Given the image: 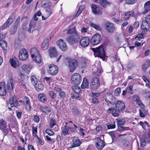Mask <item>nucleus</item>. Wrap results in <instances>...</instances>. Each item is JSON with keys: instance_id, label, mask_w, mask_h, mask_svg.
Here are the masks:
<instances>
[{"instance_id": "f257e3e1", "label": "nucleus", "mask_w": 150, "mask_h": 150, "mask_svg": "<svg viewBox=\"0 0 150 150\" xmlns=\"http://www.w3.org/2000/svg\"><path fill=\"white\" fill-rule=\"evenodd\" d=\"M65 31H67V34H69V36L67 38V41L68 42L73 44L79 42L80 37L74 26H73L72 27L71 26H69Z\"/></svg>"}, {"instance_id": "f03ea898", "label": "nucleus", "mask_w": 150, "mask_h": 150, "mask_svg": "<svg viewBox=\"0 0 150 150\" xmlns=\"http://www.w3.org/2000/svg\"><path fill=\"white\" fill-rule=\"evenodd\" d=\"M14 87L13 80L10 79L7 83V86L4 82L0 83V95L5 96L6 95V89L13 90Z\"/></svg>"}, {"instance_id": "7ed1b4c3", "label": "nucleus", "mask_w": 150, "mask_h": 150, "mask_svg": "<svg viewBox=\"0 0 150 150\" xmlns=\"http://www.w3.org/2000/svg\"><path fill=\"white\" fill-rule=\"evenodd\" d=\"M91 50L94 52L95 57H99L103 59H105V55L103 46L96 48H92Z\"/></svg>"}, {"instance_id": "20e7f679", "label": "nucleus", "mask_w": 150, "mask_h": 150, "mask_svg": "<svg viewBox=\"0 0 150 150\" xmlns=\"http://www.w3.org/2000/svg\"><path fill=\"white\" fill-rule=\"evenodd\" d=\"M100 86L99 79L97 77H94L90 83V87L92 90H95L99 88Z\"/></svg>"}, {"instance_id": "39448f33", "label": "nucleus", "mask_w": 150, "mask_h": 150, "mask_svg": "<svg viewBox=\"0 0 150 150\" xmlns=\"http://www.w3.org/2000/svg\"><path fill=\"white\" fill-rule=\"evenodd\" d=\"M81 81V75L77 73L73 74L71 79V83L73 84L78 85Z\"/></svg>"}, {"instance_id": "423d86ee", "label": "nucleus", "mask_w": 150, "mask_h": 150, "mask_svg": "<svg viewBox=\"0 0 150 150\" xmlns=\"http://www.w3.org/2000/svg\"><path fill=\"white\" fill-rule=\"evenodd\" d=\"M69 67L70 72H73L78 66L77 60L75 59H70L68 61Z\"/></svg>"}, {"instance_id": "0eeeda50", "label": "nucleus", "mask_w": 150, "mask_h": 150, "mask_svg": "<svg viewBox=\"0 0 150 150\" xmlns=\"http://www.w3.org/2000/svg\"><path fill=\"white\" fill-rule=\"evenodd\" d=\"M101 40V35L98 33L96 34L92 37L90 41L91 43L93 45L99 44Z\"/></svg>"}, {"instance_id": "6e6552de", "label": "nucleus", "mask_w": 150, "mask_h": 150, "mask_svg": "<svg viewBox=\"0 0 150 150\" xmlns=\"http://www.w3.org/2000/svg\"><path fill=\"white\" fill-rule=\"evenodd\" d=\"M18 56L20 60H26L28 57V54L27 50L24 48L21 49L19 52Z\"/></svg>"}, {"instance_id": "1a4fd4ad", "label": "nucleus", "mask_w": 150, "mask_h": 150, "mask_svg": "<svg viewBox=\"0 0 150 150\" xmlns=\"http://www.w3.org/2000/svg\"><path fill=\"white\" fill-rule=\"evenodd\" d=\"M58 71L57 67L53 64H50L49 66L48 72L49 74L52 75H54L57 74Z\"/></svg>"}, {"instance_id": "9d476101", "label": "nucleus", "mask_w": 150, "mask_h": 150, "mask_svg": "<svg viewBox=\"0 0 150 150\" xmlns=\"http://www.w3.org/2000/svg\"><path fill=\"white\" fill-rule=\"evenodd\" d=\"M90 39L88 37H83L80 39L79 44L81 46L83 47H86L89 45Z\"/></svg>"}, {"instance_id": "9b49d317", "label": "nucleus", "mask_w": 150, "mask_h": 150, "mask_svg": "<svg viewBox=\"0 0 150 150\" xmlns=\"http://www.w3.org/2000/svg\"><path fill=\"white\" fill-rule=\"evenodd\" d=\"M95 146L99 150H101L105 146L104 142L103 140L98 138L95 140Z\"/></svg>"}, {"instance_id": "f8f14e48", "label": "nucleus", "mask_w": 150, "mask_h": 150, "mask_svg": "<svg viewBox=\"0 0 150 150\" xmlns=\"http://www.w3.org/2000/svg\"><path fill=\"white\" fill-rule=\"evenodd\" d=\"M52 3L50 0H43L42 1V6L45 8V11L48 9L50 10V11L52 12V11L51 8Z\"/></svg>"}, {"instance_id": "ddd939ff", "label": "nucleus", "mask_w": 150, "mask_h": 150, "mask_svg": "<svg viewBox=\"0 0 150 150\" xmlns=\"http://www.w3.org/2000/svg\"><path fill=\"white\" fill-rule=\"evenodd\" d=\"M115 108L119 113L125 108V104L121 101H117L115 104Z\"/></svg>"}, {"instance_id": "4468645a", "label": "nucleus", "mask_w": 150, "mask_h": 150, "mask_svg": "<svg viewBox=\"0 0 150 150\" xmlns=\"http://www.w3.org/2000/svg\"><path fill=\"white\" fill-rule=\"evenodd\" d=\"M105 26L106 30L109 33H112L115 30L114 25L108 21L106 22Z\"/></svg>"}, {"instance_id": "2eb2a0df", "label": "nucleus", "mask_w": 150, "mask_h": 150, "mask_svg": "<svg viewBox=\"0 0 150 150\" xmlns=\"http://www.w3.org/2000/svg\"><path fill=\"white\" fill-rule=\"evenodd\" d=\"M57 45L59 48L62 51H65L67 49L66 42L62 39H60L57 42Z\"/></svg>"}, {"instance_id": "dca6fc26", "label": "nucleus", "mask_w": 150, "mask_h": 150, "mask_svg": "<svg viewBox=\"0 0 150 150\" xmlns=\"http://www.w3.org/2000/svg\"><path fill=\"white\" fill-rule=\"evenodd\" d=\"M14 18V15L13 14L11 15L7 20L2 26L1 28L2 29H4L8 26H9V25H11L13 22V20Z\"/></svg>"}, {"instance_id": "f3484780", "label": "nucleus", "mask_w": 150, "mask_h": 150, "mask_svg": "<svg viewBox=\"0 0 150 150\" xmlns=\"http://www.w3.org/2000/svg\"><path fill=\"white\" fill-rule=\"evenodd\" d=\"M8 103L12 107L13 106L16 107L18 106V101L16 99V97L15 96H14L10 98Z\"/></svg>"}, {"instance_id": "a211bd4d", "label": "nucleus", "mask_w": 150, "mask_h": 150, "mask_svg": "<svg viewBox=\"0 0 150 150\" xmlns=\"http://www.w3.org/2000/svg\"><path fill=\"white\" fill-rule=\"evenodd\" d=\"M73 143L71 146L69 147L71 148L78 147L80 146L81 144V142L79 138L76 137H73Z\"/></svg>"}, {"instance_id": "6ab92c4d", "label": "nucleus", "mask_w": 150, "mask_h": 150, "mask_svg": "<svg viewBox=\"0 0 150 150\" xmlns=\"http://www.w3.org/2000/svg\"><path fill=\"white\" fill-rule=\"evenodd\" d=\"M71 126H67L64 125L63 127H62V133L64 135H69L70 133Z\"/></svg>"}, {"instance_id": "aec40b11", "label": "nucleus", "mask_w": 150, "mask_h": 150, "mask_svg": "<svg viewBox=\"0 0 150 150\" xmlns=\"http://www.w3.org/2000/svg\"><path fill=\"white\" fill-rule=\"evenodd\" d=\"M107 112L108 113L112 114V115L114 117H117L119 115V113L117 112V110L114 108H109Z\"/></svg>"}, {"instance_id": "412c9836", "label": "nucleus", "mask_w": 150, "mask_h": 150, "mask_svg": "<svg viewBox=\"0 0 150 150\" xmlns=\"http://www.w3.org/2000/svg\"><path fill=\"white\" fill-rule=\"evenodd\" d=\"M49 55L51 58L56 57L57 55V52L54 47L50 48L49 50Z\"/></svg>"}, {"instance_id": "4be33fe9", "label": "nucleus", "mask_w": 150, "mask_h": 150, "mask_svg": "<svg viewBox=\"0 0 150 150\" xmlns=\"http://www.w3.org/2000/svg\"><path fill=\"white\" fill-rule=\"evenodd\" d=\"M10 62L11 65L14 68L18 67L19 65V61L16 57L11 59Z\"/></svg>"}, {"instance_id": "5701e85b", "label": "nucleus", "mask_w": 150, "mask_h": 150, "mask_svg": "<svg viewBox=\"0 0 150 150\" xmlns=\"http://www.w3.org/2000/svg\"><path fill=\"white\" fill-rule=\"evenodd\" d=\"M149 23L143 21H142L141 28L144 31L147 32L149 28Z\"/></svg>"}, {"instance_id": "b1692460", "label": "nucleus", "mask_w": 150, "mask_h": 150, "mask_svg": "<svg viewBox=\"0 0 150 150\" xmlns=\"http://www.w3.org/2000/svg\"><path fill=\"white\" fill-rule=\"evenodd\" d=\"M34 86L36 90L38 91H42L44 88L43 85L40 81H38V83L35 84Z\"/></svg>"}, {"instance_id": "393cba45", "label": "nucleus", "mask_w": 150, "mask_h": 150, "mask_svg": "<svg viewBox=\"0 0 150 150\" xmlns=\"http://www.w3.org/2000/svg\"><path fill=\"white\" fill-rule=\"evenodd\" d=\"M134 12L133 10L125 12L124 14L125 19L126 20L129 19L130 16H134Z\"/></svg>"}, {"instance_id": "a878e982", "label": "nucleus", "mask_w": 150, "mask_h": 150, "mask_svg": "<svg viewBox=\"0 0 150 150\" xmlns=\"http://www.w3.org/2000/svg\"><path fill=\"white\" fill-rule=\"evenodd\" d=\"M150 11V1L145 3L144 5V10L142 13L145 14Z\"/></svg>"}, {"instance_id": "bb28decb", "label": "nucleus", "mask_w": 150, "mask_h": 150, "mask_svg": "<svg viewBox=\"0 0 150 150\" xmlns=\"http://www.w3.org/2000/svg\"><path fill=\"white\" fill-rule=\"evenodd\" d=\"M38 99L41 102L45 103L47 101V98L45 95L43 93H40L38 96Z\"/></svg>"}, {"instance_id": "cd10ccee", "label": "nucleus", "mask_w": 150, "mask_h": 150, "mask_svg": "<svg viewBox=\"0 0 150 150\" xmlns=\"http://www.w3.org/2000/svg\"><path fill=\"white\" fill-rule=\"evenodd\" d=\"M132 99L134 102H136L140 106H142L143 104L142 103L139 97L137 95H134L132 96Z\"/></svg>"}, {"instance_id": "c85d7f7f", "label": "nucleus", "mask_w": 150, "mask_h": 150, "mask_svg": "<svg viewBox=\"0 0 150 150\" xmlns=\"http://www.w3.org/2000/svg\"><path fill=\"white\" fill-rule=\"evenodd\" d=\"M7 127L6 123L3 119H0V129L3 131H4Z\"/></svg>"}, {"instance_id": "c756f323", "label": "nucleus", "mask_w": 150, "mask_h": 150, "mask_svg": "<svg viewBox=\"0 0 150 150\" xmlns=\"http://www.w3.org/2000/svg\"><path fill=\"white\" fill-rule=\"evenodd\" d=\"M30 54L32 57L33 58L40 54V53L38 50L36 48L34 47L31 49Z\"/></svg>"}, {"instance_id": "7c9ffc66", "label": "nucleus", "mask_w": 150, "mask_h": 150, "mask_svg": "<svg viewBox=\"0 0 150 150\" xmlns=\"http://www.w3.org/2000/svg\"><path fill=\"white\" fill-rule=\"evenodd\" d=\"M49 45V40L48 39H45L42 44V50H45L47 49Z\"/></svg>"}, {"instance_id": "2f4dec72", "label": "nucleus", "mask_w": 150, "mask_h": 150, "mask_svg": "<svg viewBox=\"0 0 150 150\" xmlns=\"http://www.w3.org/2000/svg\"><path fill=\"white\" fill-rule=\"evenodd\" d=\"M150 67V61L149 60H147L145 63L142 65V69L144 71H145Z\"/></svg>"}, {"instance_id": "473e14b6", "label": "nucleus", "mask_w": 150, "mask_h": 150, "mask_svg": "<svg viewBox=\"0 0 150 150\" xmlns=\"http://www.w3.org/2000/svg\"><path fill=\"white\" fill-rule=\"evenodd\" d=\"M52 12L50 11V10L48 9L46 10V11H45L44 13V16H42V19L43 20H45L47 18L49 17L52 14Z\"/></svg>"}, {"instance_id": "72a5a7b5", "label": "nucleus", "mask_w": 150, "mask_h": 150, "mask_svg": "<svg viewBox=\"0 0 150 150\" xmlns=\"http://www.w3.org/2000/svg\"><path fill=\"white\" fill-rule=\"evenodd\" d=\"M23 70L25 72L28 73L31 69V66L30 65H23L22 66Z\"/></svg>"}, {"instance_id": "f704fd0d", "label": "nucleus", "mask_w": 150, "mask_h": 150, "mask_svg": "<svg viewBox=\"0 0 150 150\" xmlns=\"http://www.w3.org/2000/svg\"><path fill=\"white\" fill-rule=\"evenodd\" d=\"M88 81L87 79L86 78H84L81 85L82 88H88Z\"/></svg>"}, {"instance_id": "c9c22d12", "label": "nucleus", "mask_w": 150, "mask_h": 150, "mask_svg": "<svg viewBox=\"0 0 150 150\" xmlns=\"http://www.w3.org/2000/svg\"><path fill=\"white\" fill-rule=\"evenodd\" d=\"M99 3L102 6L104 7H106L110 5L109 3L106 0H100Z\"/></svg>"}, {"instance_id": "e433bc0d", "label": "nucleus", "mask_w": 150, "mask_h": 150, "mask_svg": "<svg viewBox=\"0 0 150 150\" xmlns=\"http://www.w3.org/2000/svg\"><path fill=\"white\" fill-rule=\"evenodd\" d=\"M72 88L74 92L76 94H79L81 91V88L77 86H73Z\"/></svg>"}, {"instance_id": "4c0bfd02", "label": "nucleus", "mask_w": 150, "mask_h": 150, "mask_svg": "<svg viewBox=\"0 0 150 150\" xmlns=\"http://www.w3.org/2000/svg\"><path fill=\"white\" fill-rule=\"evenodd\" d=\"M91 7L93 12L95 14H97L99 13V11L97 8V6L94 4H92Z\"/></svg>"}, {"instance_id": "58836bf2", "label": "nucleus", "mask_w": 150, "mask_h": 150, "mask_svg": "<svg viewBox=\"0 0 150 150\" xmlns=\"http://www.w3.org/2000/svg\"><path fill=\"white\" fill-rule=\"evenodd\" d=\"M36 24L33 21H31L30 23L29 28L28 29V31L30 33L31 32V29L32 28H34Z\"/></svg>"}, {"instance_id": "ea45409f", "label": "nucleus", "mask_w": 150, "mask_h": 150, "mask_svg": "<svg viewBox=\"0 0 150 150\" xmlns=\"http://www.w3.org/2000/svg\"><path fill=\"white\" fill-rule=\"evenodd\" d=\"M32 58L34 61L38 63H39L41 62V58L40 54Z\"/></svg>"}, {"instance_id": "a19ab883", "label": "nucleus", "mask_w": 150, "mask_h": 150, "mask_svg": "<svg viewBox=\"0 0 150 150\" xmlns=\"http://www.w3.org/2000/svg\"><path fill=\"white\" fill-rule=\"evenodd\" d=\"M30 79L32 83L34 86L38 83V81H39L34 76H32L30 77Z\"/></svg>"}, {"instance_id": "79ce46f5", "label": "nucleus", "mask_w": 150, "mask_h": 150, "mask_svg": "<svg viewBox=\"0 0 150 150\" xmlns=\"http://www.w3.org/2000/svg\"><path fill=\"white\" fill-rule=\"evenodd\" d=\"M90 25L91 26L94 28L96 30H102L101 27L100 26L98 25H96L94 23H90Z\"/></svg>"}, {"instance_id": "37998d69", "label": "nucleus", "mask_w": 150, "mask_h": 150, "mask_svg": "<svg viewBox=\"0 0 150 150\" xmlns=\"http://www.w3.org/2000/svg\"><path fill=\"white\" fill-rule=\"evenodd\" d=\"M140 116L141 117H144L146 113V111L144 108H142L141 110H139Z\"/></svg>"}, {"instance_id": "c03bdc74", "label": "nucleus", "mask_w": 150, "mask_h": 150, "mask_svg": "<svg viewBox=\"0 0 150 150\" xmlns=\"http://www.w3.org/2000/svg\"><path fill=\"white\" fill-rule=\"evenodd\" d=\"M0 45L2 49L5 50L7 47V44L6 42L4 41H0Z\"/></svg>"}, {"instance_id": "a18cd8bd", "label": "nucleus", "mask_w": 150, "mask_h": 150, "mask_svg": "<svg viewBox=\"0 0 150 150\" xmlns=\"http://www.w3.org/2000/svg\"><path fill=\"white\" fill-rule=\"evenodd\" d=\"M73 113L76 115H79L80 114V112L76 107H74L72 109Z\"/></svg>"}, {"instance_id": "49530a36", "label": "nucleus", "mask_w": 150, "mask_h": 150, "mask_svg": "<svg viewBox=\"0 0 150 150\" xmlns=\"http://www.w3.org/2000/svg\"><path fill=\"white\" fill-rule=\"evenodd\" d=\"M84 10L83 7V6H80L78 9L77 13L75 15V17H78L79 14L83 11Z\"/></svg>"}, {"instance_id": "de8ad7c7", "label": "nucleus", "mask_w": 150, "mask_h": 150, "mask_svg": "<svg viewBox=\"0 0 150 150\" xmlns=\"http://www.w3.org/2000/svg\"><path fill=\"white\" fill-rule=\"evenodd\" d=\"M37 127H34V126L32 127V132L33 135L34 137H37L38 136L37 134Z\"/></svg>"}, {"instance_id": "09e8293b", "label": "nucleus", "mask_w": 150, "mask_h": 150, "mask_svg": "<svg viewBox=\"0 0 150 150\" xmlns=\"http://www.w3.org/2000/svg\"><path fill=\"white\" fill-rule=\"evenodd\" d=\"M56 125V122L55 120L52 118L51 119L50 122V127L52 128Z\"/></svg>"}, {"instance_id": "8fccbe9b", "label": "nucleus", "mask_w": 150, "mask_h": 150, "mask_svg": "<svg viewBox=\"0 0 150 150\" xmlns=\"http://www.w3.org/2000/svg\"><path fill=\"white\" fill-rule=\"evenodd\" d=\"M137 0H125L126 3L129 5H132L135 3Z\"/></svg>"}, {"instance_id": "3c124183", "label": "nucleus", "mask_w": 150, "mask_h": 150, "mask_svg": "<svg viewBox=\"0 0 150 150\" xmlns=\"http://www.w3.org/2000/svg\"><path fill=\"white\" fill-rule=\"evenodd\" d=\"M23 102H25L27 104L30 106V100L26 96H25L23 99Z\"/></svg>"}, {"instance_id": "603ef678", "label": "nucleus", "mask_w": 150, "mask_h": 150, "mask_svg": "<svg viewBox=\"0 0 150 150\" xmlns=\"http://www.w3.org/2000/svg\"><path fill=\"white\" fill-rule=\"evenodd\" d=\"M109 134L111 137L112 141H115L116 140V137L115 134L112 132H109Z\"/></svg>"}, {"instance_id": "864d4df0", "label": "nucleus", "mask_w": 150, "mask_h": 150, "mask_svg": "<svg viewBox=\"0 0 150 150\" xmlns=\"http://www.w3.org/2000/svg\"><path fill=\"white\" fill-rule=\"evenodd\" d=\"M117 125H123L125 123V122L124 120L123 119L118 120L117 119Z\"/></svg>"}, {"instance_id": "5fc2aeb1", "label": "nucleus", "mask_w": 150, "mask_h": 150, "mask_svg": "<svg viewBox=\"0 0 150 150\" xmlns=\"http://www.w3.org/2000/svg\"><path fill=\"white\" fill-rule=\"evenodd\" d=\"M20 21V17H18L16 19V21L14 23V25L13 27L17 28L19 23Z\"/></svg>"}, {"instance_id": "6e6d98bb", "label": "nucleus", "mask_w": 150, "mask_h": 150, "mask_svg": "<svg viewBox=\"0 0 150 150\" xmlns=\"http://www.w3.org/2000/svg\"><path fill=\"white\" fill-rule=\"evenodd\" d=\"M43 112L45 113H49L51 112L50 110L49 109L48 107L45 106L42 109Z\"/></svg>"}, {"instance_id": "4d7b16f0", "label": "nucleus", "mask_w": 150, "mask_h": 150, "mask_svg": "<svg viewBox=\"0 0 150 150\" xmlns=\"http://www.w3.org/2000/svg\"><path fill=\"white\" fill-rule=\"evenodd\" d=\"M45 132L50 136H52L54 134V132L52 130L47 129L45 130Z\"/></svg>"}, {"instance_id": "13d9d810", "label": "nucleus", "mask_w": 150, "mask_h": 150, "mask_svg": "<svg viewBox=\"0 0 150 150\" xmlns=\"http://www.w3.org/2000/svg\"><path fill=\"white\" fill-rule=\"evenodd\" d=\"M18 74L20 77L21 80H24L25 77V75L21 72H19Z\"/></svg>"}, {"instance_id": "bf43d9fd", "label": "nucleus", "mask_w": 150, "mask_h": 150, "mask_svg": "<svg viewBox=\"0 0 150 150\" xmlns=\"http://www.w3.org/2000/svg\"><path fill=\"white\" fill-rule=\"evenodd\" d=\"M102 129V127L100 125H99L96 126L95 128L96 132L97 133L100 132Z\"/></svg>"}, {"instance_id": "052dcab7", "label": "nucleus", "mask_w": 150, "mask_h": 150, "mask_svg": "<svg viewBox=\"0 0 150 150\" xmlns=\"http://www.w3.org/2000/svg\"><path fill=\"white\" fill-rule=\"evenodd\" d=\"M92 103L95 104H97L98 103V101L97 97H93Z\"/></svg>"}, {"instance_id": "680f3d73", "label": "nucleus", "mask_w": 150, "mask_h": 150, "mask_svg": "<svg viewBox=\"0 0 150 150\" xmlns=\"http://www.w3.org/2000/svg\"><path fill=\"white\" fill-rule=\"evenodd\" d=\"M17 28L13 27L11 28L10 31L11 34H14L17 30Z\"/></svg>"}, {"instance_id": "e2e57ef3", "label": "nucleus", "mask_w": 150, "mask_h": 150, "mask_svg": "<svg viewBox=\"0 0 150 150\" xmlns=\"http://www.w3.org/2000/svg\"><path fill=\"white\" fill-rule=\"evenodd\" d=\"M114 92L116 95H118L121 92L120 88H116Z\"/></svg>"}, {"instance_id": "0e129e2a", "label": "nucleus", "mask_w": 150, "mask_h": 150, "mask_svg": "<svg viewBox=\"0 0 150 150\" xmlns=\"http://www.w3.org/2000/svg\"><path fill=\"white\" fill-rule=\"evenodd\" d=\"M55 93L52 91H49V94L50 97L53 99H54L55 97H54Z\"/></svg>"}, {"instance_id": "69168bd1", "label": "nucleus", "mask_w": 150, "mask_h": 150, "mask_svg": "<svg viewBox=\"0 0 150 150\" xmlns=\"http://www.w3.org/2000/svg\"><path fill=\"white\" fill-rule=\"evenodd\" d=\"M141 145L142 147H144L146 145V142L145 140L144 139H141Z\"/></svg>"}, {"instance_id": "338daca9", "label": "nucleus", "mask_w": 150, "mask_h": 150, "mask_svg": "<svg viewBox=\"0 0 150 150\" xmlns=\"http://www.w3.org/2000/svg\"><path fill=\"white\" fill-rule=\"evenodd\" d=\"M38 138V143L40 145H43L44 144V142L38 136L36 137Z\"/></svg>"}, {"instance_id": "774afa93", "label": "nucleus", "mask_w": 150, "mask_h": 150, "mask_svg": "<svg viewBox=\"0 0 150 150\" xmlns=\"http://www.w3.org/2000/svg\"><path fill=\"white\" fill-rule=\"evenodd\" d=\"M144 21L150 23V15H147L145 18V19Z\"/></svg>"}]
</instances>
